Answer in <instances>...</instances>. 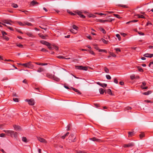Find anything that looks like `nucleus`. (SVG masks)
I'll use <instances>...</instances> for the list:
<instances>
[{
  "label": "nucleus",
  "mask_w": 153,
  "mask_h": 153,
  "mask_svg": "<svg viewBox=\"0 0 153 153\" xmlns=\"http://www.w3.org/2000/svg\"><path fill=\"white\" fill-rule=\"evenodd\" d=\"M21 65L22 66L30 68H32L34 67V65L32 64L31 62H29L25 63H23Z\"/></svg>",
  "instance_id": "nucleus-1"
},
{
  "label": "nucleus",
  "mask_w": 153,
  "mask_h": 153,
  "mask_svg": "<svg viewBox=\"0 0 153 153\" xmlns=\"http://www.w3.org/2000/svg\"><path fill=\"white\" fill-rule=\"evenodd\" d=\"M76 137L73 134H71L68 137V140L70 142L75 141Z\"/></svg>",
  "instance_id": "nucleus-2"
},
{
  "label": "nucleus",
  "mask_w": 153,
  "mask_h": 153,
  "mask_svg": "<svg viewBox=\"0 0 153 153\" xmlns=\"http://www.w3.org/2000/svg\"><path fill=\"white\" fill-rule=\"evenodd\" d=\"M134 143H129L127 144H124L123 147L124 148H126V147H133L134 146Z\"/></svg>",
  "instance_id": "nucleus-3"
},
{
  "label": "nucleus",
  "mask_w": 153,
  "mask_h": 153,
  "mask_svg": "<svg viewBox=\"0 0 153 153\" xmlns=\"http://www.w3.org/2000/svg\"><path fill=\"white\" fill-rule=\"evenodd\" d=\"M25 101L28 102V104L29 105H33L34 104V101L33 99L30 100L26 99Z\"/></svg>",
  "instance_id": "nucleus-4"
},
{
  "label": "nucleus",
  "mask_w": 153,
  "mask_h": 153,
  "mask_svg": "<svg viewBox=\"0 0 153 153\" xmlns=\"http://www.w3.org/2000/svg\"><path fill=\"white\" fill-rule=\"evenodd\" d=\"M37 139L39 141L42 143L46 144L47 143V141L43 138L40 137H38Z\"/></svg>",
  "instance_id": "nucleus-5"
},
{
  "label": "nucleus",
  "mask_w": 153,
  "mask_h": 153,
  "mask_svg": "<svg viewBox=\"0 0 153 153\" xmlns=\"http://www.w3.org/2000/svg\"><path fill=\"white\" fill-rule=\"evenodd\" d=\"M40 42L42 44L45 45L47 46L51 45V44L49 42L44 40L40 41Z\"/></svg>",
  "instance_id": "nucleus-6"
},
{
  "label": "nucleus",
  "mask_w": 153,
  "mask_h": 153,
  "mask_svg": "<svg viewBox=\"0 0 153 153\" xmlns=\"http://www.w3.org/2000/svg\"><path fill=\"white\" fill-rule=\"evenodd\" d=\"M142 85H141L140 88L142 89H146L148 88L147 86L144 87L143 86H145L146 85V83L145 82H142Z\"/></svg>",
  "instance_id": "nucleus-7"
},
{
  "label": "nucleus",
  "mask_w": 153,
  "mask_h": 153,
  "mask_svg": "<svg viewBox=\"0 0 153 153\" xmlns=\"http://www.w3.org/2000/svg\"><path fill=\"white\" fill-rule=\"evenodd\" d=\"M6 133L7 134L9 135H12V134H15V133H16V132L13 131L7 130V131H6Z\"/></svg>",
  "instance_id": "nucleus-8"
},
{
  "label": "nucleus",
  "mask_w": 153,
  "mask_h": 153,
  "mask_svg": "<svg viewBox=\"0 0 153 153\" xmlns=\"http://www.w3.org/2000/svg\"><path fill=\"white\" fill-rule=\"evenodd\" d=\"M144 57H146L151 58L153 56V54H150L149 53H147L144 54L143 55Z\"/></svg>",
  "instance_id": "nucleus-9"
},
{
  "label": "nucleus",
  "mask_w": 153,
  "mask_h": 153,
  "mask_svg": "<svg viewBox=\"0 0 153 153\" xmlns=\"http://www.w3.org/2000/svg\"><path fill=\"white\" fill-rule=\"evenodd\" d=\"M13 127L15 129V130L16 131H18L21 130V127L19 126H17L16 125H14L13 126Z\"/></svg>",
  "instance_id": "nucleus-10"
},
{
  "label": "nucleus",
  "mask_w": 153,
  "mask_h": 153,
  "mask_svg": "<svg viewBox=\"0 0 153 153\" xmlns=\"http://www.w3.org/2000/svg\"><path fill=\"white\" fill-rule=\"evenodd\" d=\"M89 139L90 140L94 141L100 142L101 140L100 139H97L95 137H93L92 138H90Z\"/></svg>",
  "instance_id": "nucleus-11"
},
{
  "label": "nucleus",
  "mask_w": 153,
  "mask_h": 153,
  "mask_svg": "<svg viewBox=\"0 0 153 153\" xmlns=\"http://www.w3.org/2000/svg\"><path fill=\"white\" fill-rule=\"evenodd\" d=\"M35 63V64L39 65H48L47 63H39L36 62Z\"/></svg>",
  "instance_id": "nucleus-12"
},
{
  "label": "nucleus",
  "mask_w": 153,
  "mask_h": 153,
  "mask_svg": "<svg viewBox=\"0 0 153 153\" xmlns=\"http://www.w3.org/2000/svg\"><path fill=\"white\" fill-rule=\"evenodd\" d=\"M152 93V92L150 91H147L143 92L142 93V94L143 95H148L149 94H151Z\"/></svg>",
  "instance_id": "nucleus-13"
},
{
  "label": "nucleus",
  "mask_w": 153,
  "mask_h": 153,
  "mask_svg": "<svg viewBox=\"0 0 153 153\" xmlns=\"http://www.w3.org/2000/svg\"><path fill=\"white\" fill-rule=\"evenodd\" d=\"M134 133L133 132H128V137H131L134 135Z\"/></svg>",
  "instance_id": "nucleus-14"
},
{
  "label": "nucleus",
  "mask_w": 153,
  "mask_h": 153,
  "mask_svg": "<svg viewBox=\"0 0 153 153\" xmlns=\"http://www.w3.org/2000/svg\"><path fill=\"white\" fill-rule=\"evenodd\" d=\"M25 33L29 37H32L33 36V34L31 32H27Z\"/></svg>",
  "instance_id": "nucleus-15"
},
{
  "label": "nucleus",
  "mask_w": 153,
  "mask_h": 153,
  "mask_svg": "<svg viewBox=\"0 0 153 153\" xmlns=\"http://www.w3.org/2000/svg\"><path fill=\"white\" fill-rule=\"evenodd\" d=\"M46 76L50 78H53V75L49 73H47L46 74Z\"/></svg>",
  "instance_id": "nucleus-16"
},
{
  "label": "nucleus",
  "mask_w": 153,
  "mask_h": 153,
  "mask_svg": "<svg viewBox=\"0 0 153 153\" xmlns=\"http://www.w3.org/2000/svg\"><path fill=\"white\" fill-rule=\"evenodd\" d=\"M72 89L75 92L77 93L78 94H81V93L80 92L78 89H76L75 88H72Z\"/></svg>",
  "instance_id": "nucleus-17"
},
{
  "label": "nucleus",
  "mask_w": 153,
  "mask_h": 153,
  "mask_svg": "<svg viewBox=\"0 0 153 153\" xmlns=\"http://www.w3.org/2000/svg\"><path fill=\"white\" fill-rule=\"evenodd\" d=\"M44 70V69L43 68L40 67L38 69L37 71L38 72H42Z\"/></svg>",
  "instance_id": "nucleus-18"
},
{
  "label": "nucleus",
  "mask_w": 153,
  "mask_h": 153,
  "mask_svg": "<svg viewBox=\"0 0 153 153\" xmlns=\"http://www.w3.org/2000/svg\"><path fill=\"white\" fill-rule=\"evenodd\" d=\"M36 4H38V3L37 1H33L30 3V5L33 6Z\"/></svg>",
  "instance_id": "nucleus-19"
},
{
  "label": "nucleus",
  "mask_w": 153,
  "mask_h": 153,
  "mask_svg": "<svg viewBox=\"0 0 153 153\" xmlns=\"http://www.w3.org/2000/svg\"><path fill=\"white\" fill-rule=\"evenodd\" d=\"M69 133L68 132H67L66 134H65L64 135L62 136L61 137V138H62V139H64L65 137L67 136H68V135L69 134Z\"/></svg>",
  "instance_id": "nucleus-20"
},
{
  "label": "nucleus",
  "mask_w": 153,
  "mask_h": 153,
  "mask_svg": "<svg viewBox=\"0 0 153 153\" xmlns=\"http://www.w3.org/2000/svg\"><path fill=\"white\" fill-rule=\"evenodd\" d=\"M137 68L139 72H142L143 71V70L140 67L138 66L137 67Z\"/></svg>",
  "instance_id": "nucleus-21"
},
{
  "label": "nucleus",
  "mask_w": 153,
  "mask_h": 153,
  "mask_svg": "<svg viewBox=\"0 0 153 153\" xmlns=\"http://www.w3.org/2000/svg\"><path fill=\"white\" fill-rule=\"evenodd\" d=\"M99 90L100 93L101 94H103L105 91V90L102 88L99 89Z\"/></svg>",
  "instance_id": "nucleus-22"
},
{
  "label": "nucleus",
  "mask_w": 153,
  "mask_h": 153,
  "mask_svg": "<svg viewBox=\"0 0 153 153\" xmlns=\"http://www.w3.org/2000/svg\"><path fill=\"white\" fill-rule=\"evenodd\" d=\"M107 93L108 94L111 95H112V93L111 90L110 89H107Z\"/></svg>",
  "instance_id": "nucleus-23"
},
{
  "label": "nucleus",
  "mask_w": 153,
  "mask_h": 153,
  "mask_svg": "<svg viewBox=\"0 0 153 153\" xmlns=\"http://www.w3.org/2000/svg\"><path fill=\"white\" fill-rule=\"evenodd\" d=\"M104 71L105 72L107 73H109V70L106 67L104 68Z\"/></svg>",
  "instance_id": "nucleus-24"
},
{
  "label": "nucleus",
  "mask_w": 153,
  "mask_h": 153,
  "mask_svg": "<svg viewBox=\"0 0 153 153\" xmlns=\"http://www.w3.org/2000/svg\"><path fill=\"white\" fill-rule=\"evenodd\" d=\"M57 57L59 59H69L70 58H66L63 56H57Z\"/></svg>",
  "instance_id": "nucleus-25"
},
{
  "label": "nucleus",
  "mask_w": 153,
  "mask_h": 153,
  "mask_svg": "<svg viewBox=\"0 0 153 153\" xmlns=\"http://www.w3.org/2000/svg\"><path fill=\"white\" fill-rule=\"evenodd\" d=\"M145 136V134L143 132H141V134L139 135L141 139L144 137Z\"/></svg>",
  "instance_id": "nucleus-26"
},
{
  "label": "nucleus",
  "mask_w": 153,
  "mask_h": 153,
  "mask_svg": "<svg viewBox=\"0 0 153 153\" xmlns=\"http://www.w3.org/2000/svg\"><path fill=\"white\" fill-rule=\"evenodd\" d=\"M119 7H123L125 8H128V7L126 5H122L120 4H119L117 5Z\"/></svg>",
  "instance_id": "nucleus-27"
},
{
  "label": "nucleus",
  "mask_w": 153,
  "mask_h": 153,
  "mask_svg": "<svg viewBox=\"0 0 153 153\" xmlns=\"http://www.w3.org/2000/svg\"><path fill=\"white\" fill-rule=\"evenodd\" d=\"M76 153H87L86 151L84 150L76 151Z\"/></svg>",
  "instance_id": "nucleus-28"
},
{
  "label": "nucleus",
  "mask_w": 153,
  "mask_h": 153,
  "mask_svg": "<svg viewBox=\"0 0 153 153\" xmlns=\"http://www.w3.org/2000/svg\"><path fill=\"white\" fill-rule=\"evenodd\" d=\"M82 66L81 65L76 66L75 68H76L80 70H82Z\"/></svg>",
  "instance_id": "nucleus-29"
},
{
  "label": "nucleus",
  "mask_w": 153,
  "mask_h": 153,
  "mask_svg": "<svg viewBox=\"0 0 153 153\" xmlns=\"http://www.w3.org/2000/svg\"><path fill=\"white\" fill-rule=\"evenodd\" d=\"M2 37L6 41H8L9 39V38L6 36H2Z\"/></svg>",
  "instance_id": "nucleus-30"
},
{
  "label": "nucleus",
  "mask_w": 153,
  "mask_h": 153,
  "mask_svg": "<svg viewBox=\"0 0 153 153\" xmlns=\"http://www.w3.org/2000/svg\"><path fill=\"white\" fill-rule=\"evenodd\" d=\"M17 23L21 26H25V23L24 22L23 23H22L21 22L18 21L17 22Z\"/></svg>",
  "instance_id": "nucleus-31"
},
{
  "label": "nucleus",
  "mask_w": 153,
  "mask_h": 153,
  "mask_svg": "<svg viewBox=\"0 0 153 153\" xmlns=\"http://www.w3.org/2000/svg\"><path fill=\"white\" fill-rule=\"evenodd\" d=\"M101 40L102 41V42L105 44H108V41H106L105 40V39L102 38L101 39Z\"/></svg>",
  "instance_id": "nucleus-32"
},
{
  "label": "nucleus",
  "mask_w": 153,
  "mask_h": 153,
  "mask_svg": "<svg viewBox=\"0 0 153 153\" xmlns=\"http://www.w3.org/2000/svg\"><path fill=\"white\" fill-rule=\"evenodd\" d=\"M24 23H25V25H27L29 26H32V24L28 22H25Z\"/></svg>",
  "instance_id": "nucleus-33"
},
{
  "label": "nucleus",
  "mask_w": 153,
  "mask_h": 153,
  "mask_svg": "<svg viewBox=\"0 0 153 153\" xmlns=\"http://www.w3.org/2000/svg\"><path fill=\"white\" fill-rule=\"evenodd\" d=\"M9 22H12V21H10V20H4V23H6L7 24H8L9 25H11L10 23Z\"/></svg>",
  "instance_id": "nucleus-34"
},
{
  "label": "nucleus",
  "mask_w": 153,
  "mask_h": 153,
  "mask_svg": "<svg viewBox=\"0 0 153 153\" xmlns=\"http://www.w3.org/2000/svg\"><path fill=\"white\" fill-rule=\"evenodd\" d=\"M12 6L15 8H17L18 7V5L16 4H15V3H13L12 4Z\"/></svg>",
  "instance_id": "nucleus-35"
},
{
  "label": "nucleus",
  "mask_w": 153,
  "mask_h": 153,
  "mask_svg": "<svg viewBox=\"0 0 153 153\" xmlns=\"http://www.w3.org/2000/svg\"><path fill=\"white\" fill-rule=\"evenodd\" d=\"M149 66L152 68H153V61L151 62L149 64Z\"/></svg>",
  "instance_id": "nucleus-36"
},
{
  "label": "nucleus",
  "mask_w": 153,
  "mask_h": 153,
  "mask_svg": "<svg viewBox=\"0 0 153 153\" xmlns=\"http://www.w3.org/2000/svg\"><path fill=\"white\" fill-rule=\"evenodd\" d=\"M138 21V20H133L127 22L126 24H128L130 22H137Z\"/></svg>",
  "instance_id": "nucleus-37"
},
{
  "label": "nucleus",
  "mask_w": 153,
  "mask_h": 153,
  "mask_svg": "<svg viewBox=\"0 0 153 153\" xmlns=\"http://www.w3.org/2000/svg\"><path fill=\"white\" fill-rule=\"evenodd\" d=\"M22 140L25 143L27 142V139L25 137H22Z\"/></svg>",
  "instance_id": "nucleus-38"
},
{
  "label": "nucleus",
  "mask_w": 153,
  "mask_h": 153,
  "mask_svg": "<svg viewBox=\"0 0 153 153\" xmlns=\"http://www.w3.org/2000/svg\"><path fill=\"white\" fill-rule=\"evenodd\" d=\"M72 27L74 29L76 30H77L78 29V27L75 25H73Z\"/></svg>",
  "instance_id": "nucleus-39"
},
{
  "label": "nucleus",
  "mask_w": 153,
  "mask_h": 153,
  "mask_svg": "<svg viewBox=\"0 0 153 153\" xmlns=\"http://www.w3.org/2000/svg\"><path fill=\"white\" fill-rule=\"evenodd\" d=\"M88 69V67L87 66H83L82 70L84 71H87Z\"/></svg>",
  "instance_id": "nucleus-40"
},
{
  "label": "nucleus",
  "mask_w": 153,
  "mask_h": 153,
  "mask_svg": "<svg viewBox=\"0 0 153 153\" xmlns=\"http://www.w3.org/2000/svg\"><path fill=\"white\" fill-rule=\"evenodd\" d=\"M114 20V19H109L108 20H105V22H111L112 21Z\"/></svg>",
  "instance_id": "nucleus-41"
},
{
  "label": "nucleus",
  "mask_w": 153,
  "mask_h": 153,
  "mask_svg": "<svg viewBox=\"0 0 153 153\" xmlns=\"http://www.w3.org/2000/svg\"><path fill=\"white\" fill-rule=\"evenodd\" d=\"M67 11L68 13L69 14H70L71 15L74 16L76 15L75 14L73 13L72 12L70 11L69 10H68Z\"/></svg>",
  "instance_id": "nucleus-42"
},
{
  "label": "nucleus",
  "mask_w": 153,
  "mask_h": 153,
  "mask_svg": "<svg viewBox=\"0 0 153 153\" xmlns=\"http://www.w3.org/2000/svg\"><path fill=\"white\" fill-rule=\"evenodd\" d=\"M88 16L89 17H93V18H95L96 17V16L95 15L92 14H90L89 15H88Z\"/></svg>",
  "instance_id": "nucleus-43"
},
{
  "label": "nucleus",
  "mask_w": 153,
  "mask_h": 153,
  "mask_svg": "<svg viewBox=\"0 0 153 153\" xmlns=\"http://www.w3.org/2000/svg\"><path fill=\"white\" fill-rule=\"evenodd\" d=\"M131 108L130 107H127L125 108L124 109V111H126L127 110H131Z\"/></svg>",
  "instance_id": "nucleus-44"
},
{
  "label": "nucleus",
  "mask_w": 153,
  "mask_h": 153,
  "mask_svg": "<svg viewBox=\"0 0 153 153\" xmlns=\"http://www.w3.org/2000/svg\"><path fill=\"white\" fill-rule=\"evenodd\" d=\"M137 16L139 18H141L143 19H144L145 18V17L143 15H137Z\"/></svg>",
  "instance_id": "nucleus-45"
},
{
  "label": "nucleus",
  "mask_w": 153,
  "mask_h": 153,
  "mask_svg": "<svg viewBox=\"0 0 153 153\" xmlns=\"http://www.w3.org/2000/svg\"><path fill=\"white\" fill-rule=\"evenodd\" d=\"M130 78L131 80L134 79H135V75L134 74H132L130 76Z\"/></svg>",
  "instance_id": "nucleus-46"
},
{
  "label": "nucleus",
  "mask_w": 153,
  "mask_h": 153,
  "mask_svg": "<svg viewBox=\"0 0 153 153\" xmlns=\"http://www.w3.org/2000/svg\"><path fill=\"white\" fill-rule=\"evenodd\" d=\"M116 37L118 38L119 40V41L121 40V38L120 37V36L119 34H117L116 35Z\"/></svg>",
  "instance_id": "nucleus-47"
},
{
  "label": "nucleus",
  "mask_w": 153,
  "mask_h": 153,
  "mask_svg": "<svg viewBox=\"0 0 153 153\" xmlns=\"http://www.w3.org/2000/svg\"><path fill=\"white\" fill-rule=\"evenodd\" d=\"M99 52H105V53H107V51H106V50H104V49H100L99 50Z\"/></svg>",
  "instance_id": "nucleus-48"
},
{
  "label": "nucleus",
  "mask_w": 153,
  "mask_h": 153,
  "mask_svg": "<svg viewBox=\"0 0 153 153\" xmlns=\"http://www.w3.org/2000/svg\"><path fill=\"white\" fill-rule=\"evenodd\" d=\"M16 46L18 47H19V48H23V45L21 44H16Z\"/></svg>",
  "instance_id": "nucleus-49"
},
{
  "label": "nucleus",
  "mask_w": 153,
  "mask_h": 153,
  "mask_svg": "<svg viewBox=\"0 0 153 153\" xmlns=\"http://www.w3.org/2000/svg\"><path fill=\"white\" fill-rule=\"evenodd\" d=\"M41 51L45 52H48V51L47 50L44 48H42V49L41 50Z\"/></svg>",
  "instance_id": "nucleus-50"
},
{
  "label": "nucleus",
  "mask_w": 153,
  "mask_h": 153,
  "mask_svg": "<svg viewBox=\"0 0 153 153\" xmlns=\"http://www.w3.org/2000/svg\"><path fill=\"white\" fill-rule=\"evenodd\" d=\"M98 21L101 23H104L105 22V20L99 19Z\"/></svg>",
  "instance_id": "nucleus-51"
},
{
  "label": "nucleus",
  "mask_w": 153,
  "mask_h": 153,
  "mask_svg": "<svg viewBox=\"0 0 153 153\" xmlns=\"http://www.w3.org/2000/svg\"><path fill=\"white\" fill-rule=\"evenodd\" d=\"M101 31H102V33L104 34L106 32L105 29L103 28H101L100 29Z\"/></svg>",
  "instance_id": "nucleus-52"
},
{
  "label": "nucleus",
  "mask_w": 153,
  "mask_h": 153,
  "mask_svg": "<svg viewBox=\"0 0 153 153\" xmlns=\"http://www.w3.org/2000/svg\"><path fill=\"white\" fill-rule=\"evenodd\" d=\"M113 15L114 16L118 19H120V16L119 15L117 14H114Z\"/></svg>",
  "instance_id": "nucleus-53"
},
{
  "label": "nucleus",
  "mask_w": 153,
  "mask_h": 153,
  "mask_svg": "<svg viewBox=\"0 0 153 153\" xmlns=\"http://www.w3.org/2000/svg\"><path fill=\"white\" fill-rule=\"evenodd\" d=\"M106 77L108 79H111V77L109 75H106Z\"/></svg>",
  "instance_id": "nucleus-54"
},
{
  "label": "nucleus",
  "mask_w": 153,
  "mask_h": 153,
  "mask_svg": "<svg viewBox=\"0 0 153 153\" xmlns=\"http://www.w3.org/2000/svg\"><path fill=\"white\" fill-rule=\"evenodd\" d=\"M70 127H71L70 124H69V125H68L67 127V130L68 131L70 129Z\"/></svg>",
  "instance_id": "nucleus-55"
},
{
  "label": "nucleus",
  "mask_w": 153,
  "mask_h": 153,
  "mask_svg": "<svg viewBox=\"0 0 153 153\" xmlns=\"http://www.w3.org/2000/svg\"><path fill=\"white\" fill-rule=\"evenodd\" d=\"M39 36L41 37L42 39H45V37L42 34H39Z\"/></svg>",
  "instance_id": "nucleus-56"
},
{
  "label": "nucleus",
  "mask_w": 153,
  "mask_h": 153,
  "mask_svg": "<svg viewBox=\"0 0 153 153\" xmlns=\"http://www.w3.org/2000/svg\"><path fill=\"white\" fill-rule=\"evenodd\" d=\"M94 48L96 49V50H98L99 51V50L100 49L99 48L97 45H94Z\"/></svg>",
  "instance_id": "nucleus-57"
},
{
  "label": "nucleus",
  "mask_w": 153,
  "mask_h": 153,
  "mask_svg": "<svg viewBox=\"0 0 153 153\" xmlns=\"http://www.w3.org/2000/svg\"><path fill=\"white\" fill-rule=\"evenodd\" d=\"M13 101H15V102H18L19 101L18 99L17 98H13Z\"/></svg>",
  "instance_id": "nucleus-58"
},
{
  "label": "nucleus",
  "mask_w": 153,
  "mask_h": 153,
  "mask_svg": "<svg viewBox=\"0 0 153 153\" xmlns=\"http://www.w3.org/2000/svg\"><path fill=\"white\" fill-rule=\"evenodd\" d=\"M1 33L2 34V36H5V35H7V34L4 31H2Z\"/></svg>",
  "instance_id": "nucleus-59"
},
{
  "label": "nucleus",
  "mask_w": 153,
  "mask_h": 153,
  "mask_svg": "<svg viewBox=\"0 0 153 153\" xmlns=\"http://www.w3.org/2000/svg\"><path fill=\"white\" fill-rule=\"evenodd\" d=\"M115 50L117 51L120 52L121 51L120 49V48H117L115 49Z\"/></svg>",
  "instance_id": "nucleus-60"
},
{
  "label": "nucleus",
  "mask_w": 153,
  "mask_h": 153,
  "mask_svg": "<svg viewBox=\"0 0 153 153\" xmlns=\"http://www.w3.org/2000/svg\"><path fill=\"white\" fill-rule=\"evenodd\" d=\"M138 33L140 35H144V33H142L141 32H138Z\"/></svg>",
  "instance_id": "nucleus-61"
},
{
  "label": "nucleus",
  "mask_w": 153,
  "mask_h": 153,
  "mask_svg": "<svg viewBox=\"0 0 153 153\" xmlns=\"http://www.w3.org/2000/svg\"><path fill=\"white\" fill-rule=\"evenodd\" d=\"M107 86V84L105 83L102 84V85L101 87L104 88L105 87H106Z\"/></svg>",
  "instance_id": "nucleus-62"
},
{
  "label": "nucleus",
  "mask_w": 153,
  "mask_h": 153,
  "mask_svg": "<svg viewBox=\"0 0 153 153\" xmlns=\"http://www.w3.org/2000/svg\"><path fill=\"white\" fill-rule=\"evenodd\" d=\"M114 82L116 84H117L118 82L116 78H114Z\"/></svg>",
  "instance_id": "nucleus-63"
},
{
  "label": "nucleus",
  "mask_w": 153,
  "mask_h": 153,
  "mask_svg": "<svg viewBox=\"0 0 153 153\" xmlns=\"http://www.w3.org/2000/svg\"><path fill=\"white\" fill-rule=\"evenodd\" d=\"M47 46L48 47V48L50 50H53V48L51 46V45H49V46Z\"/></svg>",
  "instance_id": "nucleus-64"
}]
</instances>
